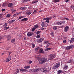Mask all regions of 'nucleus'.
Segmentation results:
<instances>
[{"mask_svg": "<svg viewBox=\"0 0 74 74\" xmlns=\"http://www.w3.org/2000/svg\"><path fill=\"white\" fill-rule=\"evenodd\" d=\"M11 37H10V36L8 37H7V40H9L10 39H11Z\"/></svg>", "mask_w": 74, "mask_h": 74, "instance_id": "obj_37", "label": "nucleus"}, {"mask_svg": "<svg viewBox=\"0 0 74 74\" xmlns=\"http://www.w3.org/2000/svg\"><path fill=\"white\" fill-rule=\"evenodd\" d=\"M41 70L43 73H47L48 72V70L46 68L42 69H41Z\"/></svg>", "mask_w": 74, "mask_h": 74, "instance_id": "obj_7", "label": "nucleus"}, {"mask_svg": "<svg viewBox=\"0 0 74 74\" xmlns=\"http://www.w3.org/2000/svg\"><path fill=\"white\" fill-rule=\"evenodd\" d=\"M39 53H44V51H43V49L42 48H40V49Z\"/></svg>", "mask_w": 74, "mask_h": 74, "instance_id": "obj_16", "label": "nucleus"}, {"mask_svg": "<svg viewBox=\"0 0 74 74\" xmlns=\"http://www.w3.org/2000/svg\"><path fill=\"white\" fill-rule=\"evenodd\" d=\"M8 23H9L11 24V23H12V21H9Z\"/></svg>", "mask_w": 74, "mask_h": 74, "instance_id": "obj_48", "label": "nucleus"}, {"mask_svg": "<svg viewBox=\"0 0 74 74\" xmlns=\"http://www.w3.org/2000/svg\"><path fill=\"white\" fill-rule=\"evenodd\" d=\"M51 45V43H49V42L47 44L46 47H47V48H48V47H49V45Z\"/></svg>", "mask_w": 74, "mask_h": 74, "instance_id": "obj_26", "label": "nucleus"}, {"mask_svg": "<svg viewBox=\"0 0 74 74\" xmlns=\"http://www.w3.org/2000/svg\"><path fill=\"white\" fill-rule=\"evenodd\" d=\"M5 9H2V11L3 12V11H5Z\"/></svg>", "mask_w": 74, "mask_h": 74, "instance_id": "obj_57", "label": "nucleus"}, {"mask_svg": "<svg viewBox=\"0 0 74 74\" xmlns=\"http://www.w3.org/2000/svg\"><path fill=\"white\" fill-rule=\"evenodd\" d=\"M28 20V19L27 18H25L21 20V22H25V21H27Z\"/></svg>", "mask_w": 74, "mask_h": 74, "instance_id": "obj_13", "label": "nucleus"}, {"mask_svg": "<svg viewBox=\"0 0 74 74\" xmlns=\"http://www.w3.org/2000/svg\"><path fill=\"white\" fill-rule=\"evenodd\" d=\"M32 63V61L31 60H30L29 61V62L28 63L29 64H31Z\"/></svg>", "mask_w": 74, "mask_h": 74, "instance_id": "obj_47", "label": "nucleus"}, {"mask_svg": "<svg viewBox=\"0 0 74 74\" xmlns=\"http://www.w3.org/2000/svg\"><path fill=\"white\" fill-rule=\"evenodd\" d=\"M19 69H17L16 70V71L15 72V74H17L19 73Z\"/></svg>", "mask_w": 74, "mask_h": 74, "instance_id": "obj_36", "label": "nucleus"}, {"mask_svg": "<svg viewBox=\"0 0 74 74\" xmlns=\"http://www.w3.org/2000/svg\"><path fill=\"white\" fill-rule=\"evenodd\" d=\"M36 49H37V50H38H38H40V47H37L36 48Z\"/></svg>", "mask_w": 74, "mask_h": 74, "instance_id": "obj_49", "label": "nucleus"}, {"mask_svg": "<svg viewBox=\"0 0 74 74\" xmlns=\"http://www.w3.org/2000/svg\"><path fill=\"white\" fill-rule=\"evenodd\" d=\"M64 27V25H61L60 26V28H63Z\"/></svg>", "mask_w": 74, "mask_h": 74, "instance_id": "obj_51", "label": "nucleus"}, {"mask_svg": "<svg viewBox=\"0 0 74 74\" xmlns=\"http://www.w3.org/2000/svg\"><path fill=\"white\" fill-rule=\"evenodd\" d=\"M38 1H34V4L35 3H37Z\"/></svg>", "mask_w": 74, "mask_h": 74, "instance_id": "obj_56", "label": "nucleus"}, {"mask_svg": "<svg viewBox=\"0 0 74 74\" xmlns=\"http://www.w3.org/2000/svg\"><path fill=\"white\" fill-rule=\"evenodd\" d=\"M60 0H53V3H58V2H59Z\"/></svg>", "mask_w": 74, "mask_h": 74, "instance_id": "obj_18", "label": "nucleus"}, {"mask_svg": "<svg viewBox=\"0 0 74 74\" xmlns=\"http://www.w3.org/2000/svg\"><path fill=\"white\" fill-rule=\"evenodd\" d=\"M74 41V38H71V40H70V43H71V42H73Z\"/></svg>", "mask_w": 74, "mask_h": 74, "instance_id": "obj_24", "label": "nucleus"}, {"mask_svg": "<svg viewBox=\"0 0 74 74\" xmlns=\"http://www.w3.org/2000/svg\"><path fill=\"white\" fill-rule=\"evenodd\" d=\"M51 49V48H48L45 49V51H50Z\"/></svg>", "mask_w": 74, "mask_h": 74, "instance_id": "obj_30", "label": "nucleus"}, {"mask_svg": "<svg viewBox=\"0 0 74 74\" xmlns=\"http://www.w3.org/2000/svg\"><path fill=\"white\" fill-rule=\"evenodd\" d=\"M31 0H22V3H25V2H27V1H29Z\"/></svg>", "mask_w": 74, "mask_h": 74, "instance_id": "obj_19", "label": "nucleus"}, {"mask_svg": "<svg viewBox=\"0 0 74 74\" xmlns=\"http://www.w3.org/2000/svg\"><path fill=\"white\" fill-rule=\"evenodd\" d=\"M10 16H11L10 14H8L6 15V17L7 18H8V17H10Z\"/></svg>", "mask_w": 74, "mask_h": 74, "instance_id": "obj_33", "label": "nucleus"}, {"mask_svg": "<svg viewBox=\"0 0 74 74\" xmlns=\"http://www.w3.org/2000/svg\"><path fill=\"white\" fill-rule=\"evenodd\" d=\"M21 14V13H18L15 14L13 16H17V15H20V14Z\"/></svg>", "mask_w": 74, "mask_h": 74, "instance_id": "obj_28", "label": "nucleus"}, {"mask_svg": "<svg viewBox=\"0 0 74 74\" xmlns=\"http://www.w3.org/2000/svg\"><path fill=\"white\" fill-rule=\"evenodd\" d=\"M7 25H8V24L7 23H6L5 24V25H4V27H7Z\"/></svg>", "mask_w": 74, "mask_h": 74, "instance_id": "obj_44", "label": "nucleus"}, {"mask_svg": "<svg viewBox=\"0 0 74 74\" xmlns=\"http://www.w3.org/2000/svg\"><path fill=\"white\" fill-rule=\"evenodd\" d=\"M69 27L66 26L64 28V32H67L69 30Z\"/></svg>", "mask_w": 74, "mask_h": 74, "instance_id": "obj_5", "label": "nucleus"}, {"mask_svg": "<svg viewBox=\"0 0 74 74\" xmlns=\"http://www.w3.org/2000/svg\"><path fill=\"white\" fill-rule=\"evenodd\" d=\"M49 42L47 41H45L44 42V44H47Z\"/></svg>", "mask_w": 74, "mask_h": 74, "instance_id": "obj_35", "label": "nucleus"}, {"mask_svg": "<svg viewBox=\"0 0 74 74\" xmlns=\"http://www.w3.org/2000/svg\"><path fill=\"white\" fill-rule=\"evenodd\" d=\"M65 22H66L65 21H62V22H61V23H62H62L64 24V23H65Z\"/></svg>", "mask_w": 74, "mask_h": 74, "instance_id": "obj_55", "label": "nucleus"}, {"mask_svg": "<svg viewBox=\"0 0 74 74\" xmlns=\"http://www.w3.org/2000/svg\"><path fill=\"white\" fill-rule=\"evenodd\" d=\"M12 22V23H14L15 21V20H11Z\"/></svg>", "mask_w": 74, "mask_h": 74, "instance_id": "obj_50", "label": "nucleus"}, {"mask_svg": "<svg viewBox=\"0 0 74 74\" xmlns=\"http://www.w3.org/2000/svg\"><path fill=\"white\" fill-rule=\"evenodd\" d=\"M37 12V10H35L32 13L33 14H36V12Z\"/></svg>", "mask_w": 74, "mask_h": 74, "instance_id": "obj_32", "label": "nucleus"}, {"mask_svg": "<svg viewBox=\"0 0 74 74\" xmlns=\"http://www.w3.org/2000/svg\"><path fill=\"white\" fill-rule=\"evenodd\" d=\"M34 34V33L30 32H28L27 34V36L29 37H30L32 35H33Z\"/></svg>", "mask_w": 74, "mask_h": 74, "instance_id": "obj_8", "label": "nucleus"}, {"mask_svg": "<svg viewBox=\"0 0 74 74\" xmlns=\"http://www.w3.org/2000/svg\"><path fill=\"white\" fill-rule=\"evenodd\" d=\"M74 48V46L73 45L69 46H67L66 47V50H69L70 49Z\"/></svg>", "mask_w": 74, "mask_h": 74, "instance_id": "obj_4", "label": "nucleus"}, {"mask_svg": "<svg viewBox=\"0 0 74 74\" xmlns=\"http://www.w3.org/2000/svg\"><path fill=\"white\" fill-rule=\"evenodd\" d=\"M10 49V48H8L6 49V50H9Z\"/></svg>", "mask_w": 74, "mask_h": 74, "instance_id": "obj_61", "label": "nucleus"}, {"mask_svg": "<svg viewBox=\"0 0 74 74\" xmlns=\"http://www.w3.org/2000/svg\"><path fill=\"white\" fill-rule=\"evenodd\" d=\"M3 15L2 14H0V16H3Z\"/></svg>", "mask_w": 74, "mask_h": 74, "instance_id": "obj_64", "label": "nucleus"}, {"mask_svg": "<svg viewBox=\"0 0 74 74\" xmlns=\"http://www.w3.org/2000/svg\"><path fill=\"white\" fill-rule=\"evenodd\" d=\"M27 8H26V7H21L20 8V9L22 10H26V9Z\"/></svg>", "mask_w": 74, "mask_h": 74, "instance_id": "obj_17", "label": "nucleus"}, {"mask_svg": "<svg viewBox=\"0 0 74 74\" xmlns=\"http://www.w3.org/2000/svg\"><path fill=\"white\" fill-rule=\"evenodd\" d=\"M4 30H7V29H9V27H4Z\"/></svg>", "mask_w": 74, "mask_h": 74, "instance_id": "obj_25", "label": "nucleus"}, {"mask_svg": "<svg viewBox=\"0 0 74 74\" xmlns=\"http://www.w3.org/2000/svg\"><path fill=\"white\" fill-rule=\"evenodd\" d=\"M36 37L37 38H39L40 37V34L37 35Z\"/></svg>", "mask_w": 74, "mask_h": 74, "instance_id": "obj_34", "label": "nucleus"}, {"mask_svg": "<svg viewBox=\"0 0 74 74\" xmlns=\"http://www.w3.org/2000/svg\"><path fill=\"white\" fill-rule=\"evenodd\" d=\"M56 24L58 25H62V22H59L56 23Z\"/></svg>", "mask_w": 74, "mask_h": 74, "instance_id": "obj_22", "label": "nucleus"}, {"mask_svg": "<svg viewBox=\"0 0 74 74\" xmlns=\"http://www.w3.org/2000/svg\"><path fill=\"white\" fill-rule=\"evenodd\" d=\"M62 72V71L61 70H59L58 71V74H61V73Z\"/></svg>", "mask_w": 74, "mask_h": 74, "instance_id": "obj_29", "label": "nucleus"}, {"mask_svg": "<svg viewBox=\"0 0 74 74\" xmlns=\"http://www.w3.org/2000/svg\"><path fill=\"white\" fill-rule=\"evenodd\" d=\"M35 57L36 58V59H39V62L40 63H41V64L44 63L46 62L47 61V60H46L45 58H42L41 59H40V55H36Z\"/></svg>", "mask_w": 74, "mask_h": 74, "instance_id": "obj_1", "label": "nucleus"}, {"mask_svg": "<svg viewBox=\"0 0 74 74\" xmlns=\"http://www.w3.org/2000/svg\"><path fill=\"white\" fill-rule=\"evenodd\" d=\"M63 42L64 43H65L66 42V40H63Z\"/></svg>", "mask_w": 74, "mask_h": 74, "instance_id": "obj_53", "label": "nucleus"}, {"mask_svg": "<svg viewBox=\"0 0 74 74\" xmlns=\"http://www.w3.org/2000/svg\"><path fill=\"white\" fill-rule=\"evenodd\" d=\"M2 39V38L1 37V36H0V41Z\"/></svg>", "mask_w": 74, "mask_h": 74, "instance_id": "obj_62", "label": "nucleus"}, {"mask_svg": "<svg viewBox=\"0 0 74 74\" xmlns=\"http://www.w3.org/2000/svg\"><path fill=\"white\" fill-rule=\"evenodd\" d=\"M35 51H38V50L37 49V48L36 49H35Z\"/></svg>", "mask_w": 74, "mask_h": 74, "instance_id": "obj_60", "label": "nucleus"}, {"mask_svg": "<svg viewBox=\"0 0 74 74\" xmlns=\"http://www.w3.org/2000/svg\"><path fill=\"white\" fill-rule=\"evenodd\" d=\"M24 40H26V37H24Z\"/></svg>", "mask_w": 74, "mask_h": 74, "instance_id": "obj_63", "label": "nucleus"}, {"mask_svg": "<svg viewBox=\"0 0 74 74\" xmlns=\"http://www.w3.org/2000/svg\"><path fill=\"white\" fill-rule=\"evenodd\" d=\"M69 63L71 64L74 63V60L73 59H70L69 61Z\"/></svg>", "mask_w": 74, "mask_h": 74, "instance_id": "obj_15", "label": "nucleus"}, {"mask_svg": "<svg viewBox=\"0 0 74 74\" xmlns=\"http://www.w3.org/2000/svg\"><path fill=\"white\" fill-rule=\"evenodd\" d=\"M60 63L58 62L56 64L55 66H54L52 68V69L55 70L56 69H58L59 66H60Z\"/></svg>", "mask_w": 74, "mask_h": 74, "instance_id": "obj_2", "label": "nucleus"}, {"mask_svg": "<svg viewBox=\"0 0 74 74\" xmlns=\"http://www.w3.org/2000/svg\"><path fill=\"white\" fill-rule=\"evenodd\" d=\"M23 17H24V16H21V17H19L18 18V20H19V19H22V18H23Z\"/></svg>", "mask_w": 74, "mask_h": 74, "instance_id": "obj_38", "label": "nucleus"}, {"mask_svg": "<svg viewBox=\"0 0 74 74\" xmlns=\"http://www.w3.org/2000/svg\"><path fill=\"white\" fill-rule=\"evenodd\" d=\"M15 39H13L11 40V42L13 43V42H15Z\"/></svg>", "mask_w": 74, "mask_h": 74, "instance_id": "obj_31", "label": "nucleus"}, {"mask_svg": "<svg viewBox=\"0 0 74 74\" xmlns=\"http://www.w3.org/2000/svg\"><path fill=\"white\" fill-rule=\"evenodd\" d=\"M34 27L36 28H38V25H35Z\"/></svg>", "mask_w": 74, "mask_h": 74, "instance_id": "obj_41", "label": "nucleus"}, {"mask_svg": "<svg viewBox=\"0 0 74 74\" xmlns=\"http://www.w3.org/2000/svg\"><path fill=\"white\" fill-rule=\"evenodd\" d=\"M36 29V28H34L32 29V32H34V30H35V29Z\"/></svg>", "mask_w": 74, "mask_h": 74, "instance_id": "obj_46", "label": "nucleus"}, {"mask_svg": "<svg viewBox=\"0 0 74 74\" xmlns=\"http://www.w3.org/2000/svg\"><path fill=\"white\" fill-rule=\"evenodd\" d=\"M41 25L42 27H44V26H45V27H47V26H48V25L47 24H45L44 23V22H43Z\"/></svg>", "mask_w": 74, "mask_h": 74, "instance_id": "obj_12", "label": "nucleus"}, {"mask_svg": "<svg viewBox=\"0 0 74 74\" xmlns=\"http://www.w3.org/2000/svg\"><path fill=\"white\" fill-rule=\"evenodd\" d=\"M8 6L9 7H11L12 6V3H10L9 4Z\"/></svg>", "mask_w": 74, "mask_h": 74, "instance_id": "obj_27", "label": "nucleus"}, {"mask_svg": "<svg viewBox=\"0 0 74 74\" xmlns=\"http://www.w3.org/2000/svg\"><path fill=\"white\" fill-rule=\"evenodd\" d=\"M48 18H43V20H47V19Z\"/></svg>", "mask_w": 74, "mask_h": 74, "instance_id": "obj_58", "label": "nucleus"}, {"mask_svg": "<svg viewBox=\"0 0 74 74\" xmlns=\"http://www.w3.org/2000/svg\"><path fill=\"white\" fill-rule=\"evenodd\" d=\"M39 69L37 68L36 69H32L31 70V71H32L34 73H36L37 72V71H39Z\"/></svg>", "mask_w": 74, "mask_h": 74, "instance_id": "obj_6", "label": "nucleus"}, {"mask_svg": "<svg viewBox=\"0 0 74 74\" xmlns=\"http://www.w3.org/2000/svg\"><path fill=\"white\" fill-rule=\"evenodd\" d=\"M31 13L32 12H29L27 13L26 14L27 15H30V14H31Z\"/></svg>", "mask_w": 74, "mask_h": 74, "instance_id": "obj_40", "label": "nucleus"}, {"mask_svg": "<svg viewBox=\"0 0 74 74\" xmlns=\"http://www.w3.org/2000/svg\"><path fill=\"white\" fill-rule=\"evenodd\" d=\"M52 18V17H50L49 18H47V19L46 21H45V22H47V23H49V20H51V19Z\"/></svg>", "mask_w": 74, "mask_h": 74, "instance_id": "obj_10", "label": "nucleus"}, {"mask_svg": "<svg viewBox=\"0 0 74 74\" xmlns=\"http://www.w3.org/2000/svg\"><path fill=\"white\" fill-rule=\"evenodd\" d=\"M50 58H49V60H52L53 59H54L55 58V56L53 54H51L49 55Z\"/></svg>", "mask_w": 74, "mask_h": 74, "instance_id": "obj_3", "label": "nucleus"}, {"mask_svg": "<svg viewBox=\"0 0 74 74\" xmlns=\"http://www.w3.org/2000/svg\"><path fill=\"white\" fill-rule=\"evenodd\" d=\"M50 34L52 36H54V33L53 32H51Z\"/></svg>", "mask_w": 74, "mask_h": 74, "instance_id": "obj_43", "label": "nucleus"}, {"mask_svg": "<svg viewBox=\"0 0 74 74\" xmlns=\"http://www.w3.org/2000/svg\"><path fill=\"white\" fill-rule=\"evenodd\" d=\"M44 27H41L40 28V29L41 30H44Z\"/></svg>", "mask_w": 74, "mask_h": 74, "instance_id": "obj_52", "label": "nucleus"}, {"mask_svg": "<svg viewBox=\"0 0 74 74\" xmlns=\"http://www.w3.org/2000/svg\"><path fill=\"white\" fill-rule=\"evenodd\" d=\"M68 69H69V66H68L67 65H65L64 67V70H66Z\"/></svg>", "mask_w": 74, "mask_h": 74, "instance_id": "obj_14", "label": "nucleus"}, {"mask_svg": "<svg viewBox=\"0 0 74 74\" xmlns=\"http://www.w3.org/2000/svg\"><path fill=\"white\" fill-rule=\"evenodd\" d=\"M30 66H27L24 67V69H30Z\"/></svg>", "mask_w": 74, "mask_h": 74, "instance_id": "obj_21", "label": "nucleus"}, {"mask_svg": "<svg viewBox=\"0 0 74 74\" xmlns=\"http://www.w3.org/2000/svg\"><path fill=\"white\" fill-rule=\"evenodd\" d=\"M8 53H9V55H10L11 54V53H12V52L10 51V52H9L8 51Z\"/></svg>", "mask_w": 74, "mask_h": 74, "instance_id": "obj_59", "label": "nucleus"}, {"mask_svg": "<svg viewBox=\"0 0 74 74\" xmlns=\"http://www.w3.org/2000/svg\"><path fill=\"white\" fill-rule=\"evenodd\" d=\"M53 29H54V30H57V29H58V28L55 27H53Z\"/></svg>", "mask_w": 74, "mask_h": 74, "instance_id": "obj_45", "label": "nucleus"}, {"mask_svg": "<svg viewBox=\"0 0 74 74\" xmlns=\"http://www.w3.org/2000/svg\"><path fill=\"white\" fill-rule=\"evenodd\" d=\"M41 33V31H37L36 32V34L38 35V34H39L40 33Z\"/></svg>", "mask_w": 74, "mask_h": 74, "instance_id": "obj_39", "label": "nucleus"}, {"mask_svg": "<svg viewBox=\"0 0 74 74\" xmlns=\"http://www.w3.org/2000/svg\"><path fill=\"white\" fill-rule=\"evenodd\" d=\"M62 20H66V21H69V18H67L64 17L62 18Z\"/></svg>", "mask_w": 74, "mask_h": 74, "instance_id": "obj_23", "label": "nucleus"}, {"mask_svg": "<svg viewBox=\"0 0 74 74\" xmlns=\"http://www.w3.org/2000/svg\"><path fill=\"white\" fill-rule=\"evenodd\" d=\"M32 47L33 48H34L35 47V44L32 43Z\"/></svg>", "mask_w": 74, "mask_h": 74, "instance_id": "obj_42", "label": "nucleus"}, {"mask_svg": "<svg viewBox=\"0 0 74 74\" xmlns=\"http://www.w3.org/2000/svg\"><path fill=\"white\" fill-rule=\"evenodd\" d=\"M11 60V56H9L8 58L6 59V62H8L9 61H10Z\"/></svg>", "mask_w": 74, "mask_h": 74, "instance_id": "obj_9", "label": "nucleus"}, {"mask_svg": "<svg viewBox=\"0 0 74 74\" xmlns=\"http://www.w3.org/2000/svg\"><path fill=\"white\" fill-rule=\"evenodd\" d=\"M20 71L21 72H26L28 71V70L27 69H21L20 70Z\"/></svg>", "mask_w": 74, "mask_h": 74, "instance_id": "obj_11", "label": "nucleus"}, {"mask_svg": "<svg viewBox=\"0 0 74 74\" xmlns=\"http://www.w3.org/2000/svg\"><path fill=\"white\" fill-rule=\"evenodd\" d=\"M43 40V39H42V38H40L38 40V42H42Z\"/></svg>", "mask_w": 74, "mask_h": 74, "instance_id": "obj_20", "label": "nucleus"}, {"mask_svg": "<svg viewBox=\"0 0 74 74\" xmlns=\"http://www.w3.org/2000/svg\"><path fill=\"white\" fill-rule=\"evenodd\" d=\"M71 8H72L73 9V10H74V6H71Z\"/></svg>", "mask_w": 74, "mask_h": 74, "instance_id": "obj_54", "label": "nucleus"}]
</instances>
